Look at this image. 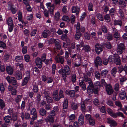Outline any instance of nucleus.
<instances>
[{
  "label": "nucleus",
  "instance_id": "obj_12",
  "mask_svg": "<svg viewBox=\"0 0 127 127\" xmlns=\"http://www.w3.org/2000/svg\"><path fill=\"white\" fill-rule=\"evenodd\" d=\"M80 9L79 7H77L75 6H73L71 8L72 12L73 13H76V15H78L79 14Z\"/></svg>",
  "mask_w": 127,
  "mask_h": 127
},
{
  "label": "nucleus",
  "instance_id": "obj_31",
  "mask_svg": "<svg viewBox=\"0 0 127 127\" xmlns=\"http://www.w3.org/2000/svg\"><path fill=\"white\" fill-rule=\"evenodd\" d=\"M5 106V104L4 101L2 99H0V108L2 110Z\"/></svg>",
  "mask_w": 127,
  "mask_h": 127
},
{
  "label": "nucleus",
  "instance_id": "obj_30",
  "mask_svg": "<svg viewBox=\"0 0 127 127\" xmlns=\"http://www.w3.org/2000/svg\"><path fill=\"white\" fill-rule=\"evenodd\" d=\"M113 30L114 32V36L115 38H118L120 37V35L119 33H118L116 29L115 28L113 29Z\"/></svg>",
  "mask_w": 127,
  "mask_h": 127
},
{
  "label": "nucleus",
  "instance_id": "obj_10",
  "mask_svg": "<svg viewBox=\"0 0 127 127\" xmlns=\"http://www.w3.org/2000/svg\"><path fill=\"white\" fill-rule=\"evenodd\" d=\"M53 97L54 100L57 101H58L60 100V98L58 95V91L56 90H54L53 93Z\"/></svg>",
  "mask_w": 127,
  "mask_h": 127
},
{
  "label": "nucleus",
  "instance_id": "obj_48",
  "mask_svg": "<svg viewBox=\"0 0 127 127\" xmlns=\"http://www.w3.org/2000/svg\"><path fill=\"white\" fill-rule=\"evenodd\" d=\"M96 16L97 18L100 21H102L103 20V18L101 14L100 13L97 14Z\"/></svg>",
  "mask_w": 127,
  "mask_h": 127
},
{
  "label": "nucleus",
  "instance_id": "obj_21",
  "mask_svg": "<svg viewBox=\"0 0 127 127\" xmlns=\"http://www.w3.org/2000/svg\"><path fill=\"white\" fill-rule=\"evenodd\" d=\"M126 97V94L125 91L121 90L120 91L119 93V97L121 100L124 99Z\"/></svg>",
  "mask_w": 127,
  "mask_h": 127
},
{
  "label": "nucleus",
  "instance_id": "obj_39",
  "mask_svg": "<svg viewBox=\"0 0 127 127\" xmlns=\"http://www.w3.org/2000/svg\"><path fill=\"white\" fill-rule=\"evenodd\" d=\"M33 15L32 14H28L26 17V19L27 20L30 21L33 19Z\"/></svg>",
  "mask_w": 127,
  "mask_h": 127
},
{
  "label": "nucleus",
  "instance_id": "obj_63",
  "mask_svg": "<svg viewBox=\"0 0 127 127\" xmlns=\"http://www.w3.org/2000/svg\"><path fill=\"white\" fill-rule=\"evenodd\" d=\"M93 103L94 104L96 105L97 106L99 105V102L97 98H95L94 100Z\"/></svg>",
  "mask_w": 127,
  "mask_h": 127
},
{
  "label": "nucleus",
  "instance_id": "obj_1",
  "mask_svg": "<svg viewBox=\"0 0 127 127\" xmlns=\"http://www.w3.org/2000/svg\"><path fill=\"white\" fill-rule=\"evenodd\" d=\"M93 72V68H90V71H86L84 74V80L89 84V85L87 88V91L88 93L90 95L94 92L95 94H97L98 91V88H94L91 79L88 77L90 76L91 74Z\"/></svg>",
  "mask_w": 127,
  "mask_h": 127
},
{
  "label": "nucleus",
  "instance_id": "obj_4",
  "mask_svg": "<svg viewBox=\"0 0 127 127\" xmlns=\"http://www.w3.org/2000/svg\"><path fill=\"white\" fill-rule=\"evenodd\" d=\"M6 79L9 83H11L14 86L16 85L17 83V81L15 77H12L10 78L9 76L7 77Z\"/></svg>",
  "mask_w": 127,
  "mask_h": 127
},
{
  "label": "nucleus",
  "instance_id": "obj_7",
  "mask_svg": "<svg viewBox=\"0 0 127 127\" xmlns=\"http://www.w3.org/2000/svg\"><path fill=\"white\" fill-rule=\"evenodd\" d=\"M125 49L124 44L122 43L119 44L117 49V52L118 54H121L123 52V51Z\"/></svg>",
  "mask_w": 127,
  "mask_h": 127
},
{
  "label": "nucleus",
  "instance_id": "obj_35",
  "mask_svg": "<svg viewBox=\"0 0 127 127\" xmlns=\"http://www.w3.org/2000/svg\"><path fill=\"white\" fill-rule=\"evenodd\" d=\"M23 57L21 56H17L15 58V60L16 62H20L23 59Z\"/></svg>",
  "mask_w": 127,
  "mask_h": 127
},
{
  "label": "nucleus",
  "instance_id": "obj_50",
  "mask_svg": "<svg viewBox=\"0 0 127 127\" xmlns=\"http://www.w3.org/2000/svg\"><path fill=\"white\" fill-rule=\"evenodd\" d=\"M60 16V14L59 12H57L55 15V19L56 20H58Z\"/></svg>",
  "mask_w": 127,
  "mask_h": 127
},
{
  "label": "nucleus",
  "instance_id": "obj_15",
  "mask_svg": "<svg viewBox=\"0 0 127 127\" xmlns=\"http://www.w3.org/2000/svg\"><path fill=\"white\" fill-rule=\"evenodd\" d=\"M81 64V59L79 57L76 58L74 63V65L75 67H78L80 66Z\"/></svg>",
  "mask_w": 127,
  "mask_h": 127
},
{
  "label": "nucleus",
  "instance_id": "obj_43",
  "mask_svg": "<svg viewBox=\"0 0 127 127\" xmlns=\"http://www.w3.org/2000/svg\"><path fill=\"white\" fill-rule=\"evenodd\" d=\"M72 81L73 83L76 82V76L75 74H73L72 75L71 78Z\"/></svg>",
  "mask_w": 127,
  "mask_h": 127
},
{
  "label": "nucleus",
  "instance_id": "obj_44",
  "mask_svg": "<svg viewBox=\"0 0 127 127\" xmlns=\"http://www.w3.org/2000/svg\"><path fill=\"white\" fill-rule=\"evenodd\" d=\"M108 73V71L106 70H105L101 71V75L103 77H105Z\"/></svg>",
  "mask_w": 127,
  "mask_h": 127
},
{
  "label": "nucleus",
  "instance_id": "obj_61",
  "mask_svg": "<svg viewBox=\"0 0 127 127\" xmlns=\"http://www.w3.org/2000/svg\"><path fill=\"white\" fill-rule=\"evenodd\" d=\"M0 89L2 93H3L4 92L5 88L3 84L1 83L0 84Z\"/></svg>",
  "mask_w": 127,
  "mask_h": 127
},
{
  "label": "nucleus",
  "instance_id": "obj_2",
  "mask_svg": "<svg viewBox=\"0 0 127 127\" xmlns=\"http://www.w3.org/2000/svg\"><path fill=\"white\" fill-rule=\"evenodd\" d=\"M76 32L75 35V38L76 40L79 39L81 36V34L79 30L80 28V24L78 22L76 26Z\"/></svg>",
  "mask_w": 127,
  "mask_h": 127
},
{
  "label": "nucleus",
  "instance_id": "obj_46",
  "mask_svg": "<svg viewBox=\"0 0 127 127\" xmlns=\"http://www.w3.org/2000/svg\"><path fill=\"white\" fill-rule=\"evenodd\" d=\"M93 5L91 3H89L88 6V11L89 12L93 11Z\"/></svg>",
  "mask_w": 127,
  "mask_h": 127
},
{
  "label": "nucleus",
  "instance_id": "obj_17",
  "mask_svg": "<svg viewBox=\"0 0 127 127\" xmlns=\"http://www.w3.org/2000/svg\"><path fill=\"white\" fill-rule=\"evenodd\" d=\"M15 77L16 79L18 80L21 79L22 78L21 73L19 71H17L15 72Z\"/></svg>",
  "mask_w": 127,
  "mask_h": 127
},
{
  "label": "nucleus",
  "instance_id": "obj_56",
  "mask_svg": "<svg viewBox=\"0 0 127 127\" xmlns=\"http://www.w3.org/2000/svg\"><path fill=\"white\" fill-rule=\"evenodd\" d=\"M59 97L60 98V99L64 97V92L63 91L61 90H60L59 92Z\"/></svg>",
  "mask_w": 127,
  "mask_h": 127
},
{
  "label": "nucleus",
  "instance_id": "obj_47",
  "mask_svg": "<svg viewBox=\"0 0 127 127\" xmlns=\"http://www.w3.org/2000/svg\"><path fill=\"white\" fill-rule=\"evenodd\" d=\"M68 101L66 99L64 101L63 104V108L64 109H66L68 107Z\"/></svg>",
  "mask_w": 127,
  "mask_h": 127
},
{
  "label": "nucleus",
  "instance_id": "obj_37",
  "mask_svg": "<svg viewBox=\"0 0 127 127\" xmlns=\"http://www.w3.org/2000/svg\"><path fill=\"white\" fill-rule=\"evenodd\" d=\"M39 113L41 116H44L46 114V111L45 109L41 108L39 110Z\"/></svg>",
  "mask_w": 127,
  "mask_h": 127
},
{
  "label": "nucleus",
  "instance_id": "obj_45",
  "mask_svg": "<svg viewBox=\"0 0 127 127\" xmlns=\"http://www.w3.org/2000/svg\"><path fill=\"white\" fill-rule=\"evenodd\" d=\"M37 31V29H35L32 30L30 33L31 36H34L36 33Z\"/></svg>",
  "mask_w": 127,
  "mask_h": 127
},
{
  "label": "nucleus",
  "instance_id": "obj_64",
  "mask_svg": "<svg viewBox=\"0 0 127 127\" xmlns=\"http://www.w3.org/2000/svg\"><path fill=\"white\" fill-rule=\"evenodd\" d=\"M85 39L87 40H89L90 39V36L89 34L86 32L84 34Z\"/></svg>",
  "mask_w": 127,
  "mask_h": 127
},
{
  "label": "nucleus",
  "instance_id": "obj_25",
  "mask_svg": "<svg viewBox=\"0 0 127 127\" xmlns=\"http://www.w3.org/2000/svg\"><path fill=\"white\" fill-rule=\"evenodd\" d=\"M4 119L5 121V122L8 124H10V121L12 120V118L11 116L7 115L5 116L4 118Z\"/></svg>",
  "mask_w": 127,
  "mask_h": 127
},
{
  "label": "nucleus",
  "instance_id": "obj_16",
  "mask_svg": "<svg viewBox=\"0 0 127 127\" xmlns=\"http://www.w3.org/2000/svg\"><path fill=\"white\" fill-rule=\"evenodd\" d=\"M20 115L22 120L24 119V118L28 119L30 117V114L27 112H26L24 114V113L22 112L20 113Z\"/></svg>",
  "mask_w": 127,
  "mask_h": 127
},
{
  "label": "nucleus",
  "instance_id": "obj_8",
  "mask_svg": "<svg viewBox=\"0 0 127 127\" xmlns=\"http://www.w3.org/2000/svg\"><path fill=\"white\" fill-rule=\"evenodd\" d=\"M95 51L97 54H98L103 50L102 46L100 44L96 43L95 46Z\"/></svg>",
  "mask_w": 127,
  "mask_h": 127
},
{
  "label": "nucleus",
  "instance_id": "obj_24",
  "mask_svg": "<svg viewBox=\"0 0 127 127\" xmlns=\"http://www.w3.org/2000/svg\"><path fill=\"white\" fill-rule=\"evenodd\" d=\"M78 121L79 123L82 125L84 123V116L83 115H80L78 118Z\"/></svg>",
  "mask_w": 127,
  "mask_h": 127
},
{
  "label": "nucleus",
  "instance_id": "obj_23",
  "mask_svg": "<svg viewBox=\"0 0 127 127\" xmlns=\"http://www.w3.org/2000/svg\"><path fill=\"white\" fill-rule=\"evenodd\" d=\"M119 7H124L126 6V4L125 1L123 0H119L117 4Z\"/></svg>",
  "mask_w": 127,
  "mask_h": 127
},
{
  "label": "nucleus",
  "instance_id": "obj_5",
  "mask_svg": "<svg viewBox=\"0 0 127 127\" xmlns=\"http://www.w3.org/2000/svg\"><path fill=\"white\" fill-rule=\"evenodd\" d=\"M105 87L106 91L108 94L110 95L113 93V90L111 84H106Z\"/></svg>",
  "mask_w": 127,
  "mask_h": 127
},
{
  "label": "nucleus",
  "instance_id": "obj_38",
  "mask_svg": "<svg viewBox=\"0 0 127 127\" xmlns=\"http://www.w3.org/2000/svg\"><path fill=\"white\" fill-rule=\"evenodd\" d=\"M62 20L63 21L67 22L69 21H70V19L69 17L65 15H64L62 16Z\"/></svg>",
  "mask_w": 127,
  "mask_h": 127
},
{
  "label": "nucleus",
  "instance_id": "obj_41",
  "mask_svg": "<svg viewBox=\"0 0 127 127\" xmlns=\"http://www.w3.org/2000/svg\"><path fill=\"white\" fill-rule=\"evenodd\" d=\"M85 51L87 52H89L90 51L91 49L90 47L88 45H85L83 48Z\"/></svg>",
  "mask_w": 127,
  "mask_h": 127
},
{
  "label": "nucleus",
  "instance_id": "obj_13",
  "mask_svg": "<svg viewBox=\"0 0 127 127\" xmlns=\"http://www.w3.org/2000/svg\"><path fill=\"white\" fill-rule=\"evenodd\" d=\"M94 62L96 66L98 65H101L102 64L101 60L99 56H97L94 60Z\"/></svg>",
  "mask_w": 127,
  "mask_h": 127
},
{
  "label": "nucleus",
  "instance_id": "obj_40",
  "mask_svg": "<svg viewBox=\"0 0 127 127\" xmlns=\"http://www.w3.org/2000/svg\"><path fill=\"white\" fill-rule=\"evenodd\" d=\"M104 18L105 20L107 22H109L111 20L110 16L108 14H106L105 15Z\"/></svg>",
  "mask_w": 127,
  "mask_h": 127
},
{
  "label": "nucleus",
  "instance_id": "obj_36",
  "mask_svg": "<svg viewBox=\"0 0 127 127\" xmlns=\"http://www.w3.org/2000/svg\"><path fill=\"white\" fill-rule=\"evenodd\" d=\"M22 98V95H19L17 96L15 98V100L16 103H19L21 101Z\"/></svg>",
  "mask_w": 127,
  "mask_h": 127
},
{
  "label": "nucleus",
  "instance_id": "obj_52",
  "mask_svg": "<svg viewBox=\"0 0 127 127\" xmlns=\"http://www.w3.org/2000/svg\"><path fill=\"white\" fill-rule=\"evenodd\" d=\"M127 80L125 76H123L120 78V83L121 85L123 84L124 82Z\"/></svg>",
  "mask_w": 127,
  "mask_h": 127
},
{
  "label": "nucleus",
  "instance_id": "obj_55",
  "mask_svg": "<svg viewBox=\"0 0 127 127\" xmlns=\"http://www.w3.org/2000/svg\"><path fill=\"white\" fill-rule=\"evenodd\" d=\"M60 74H62V78L64 80L65 82H66V78L67 77V74L65 72L62 73Z\"/></svg>",
  "mask_w": 127,
  "mask_h": 127
},
{
  "label": "nucleus",
  "instance_id": "obj_18",
  "mask_svg": "<svg viewBox=\"0 0 127 127\" xmlns=\"http://www.w3.org/2000/svg\"><path fill=\"white\" fill-rule=\"evenodd\" d=\"M14 111L13 109L12 108H10L8 110L7 114L10 115H12L13 116V117L14 118V120H16L17 119V117L15 116V117L13 115L14 114Z\"/></svg>",
  "mask_w": 127,
  "mask_h": 127
},
{
  "label": "nucleus",
  "instance_id": "obj_28",
  "mask_svg": "<svg viewBox=\"0 0 127 127\" xmlns=\"http://www.w3.org/2000/svg\"><path fill=\"white\" fill-rule=\"evenodd\" d=\"M41 7L44 10L43 13L45 16L46 17H48L49 16V12L48 10L45 9V7L43 5H41Z\"/></svg>",
  "mask_w": 127,
  "mask_h": 127
},
{
  "label": "nucleus",
  "instance_id": "obj_51",
  "mask_svg": "<svg viewBox=\"0 0 127 127\" xmlns=\"http://www.w3.org/2000/svg\"><path fill=\"white\" fill-rule=\"evenodd\" d=\"M118 13L121 18H123L124 16V13L123 11L121 9H119Z\"/></svg>",
  "mask_w": 127,
  "mask_h": 127
},
{
  "label": "nucleus",
  "instance_id": "obj_60",
  "mask_svg": "<svg viewBox=\"0 0 127 127\" xmlns=\"http://www.w3.org/2000/svg\"><path fill=\"white\" fill-rule=\"evenodd\" d=\"M78 106V104L76 103H73L72 104V107L74 110L76 109Z\"/></svg>",
  "mask_w": 127,
  "mask_h": 127
},
{
  "label": "nucleus",
  "instance_id": "obj_49",
  "mask_svg": "<svg viewBox=\"0 0 127 127\" xmlns=\"http://www.w3.org/2000/svg\"><path fill=\"white\" fill-rule=\"evenodd\" d=\"M81 109L82 111L85 112L86 111V107L85 105L83 102L81 103Z\"/></svg>",
  "mask_w": 127,
  "mask_h": 127
},
{
  "label": "nucleus",
  "instance_id": "obj_42",
  "mask_svg": "<svg viewBox=\"0 0 127 127\" xmlns=\"http://www.w3.org/2000/svg\"><path fill=\"white\" fill-rule=\"evenodd\" d=\"M66 92H68L69 93L70 96L71 97L74 96L75 95V91L74 90H72L69 91V90L66 91Z\"/></svg>",
  "mask_w": 127,
  "mask_h": 127
},
{
  "label": "nucleus",
  "instance_id": "obj_62",
  "mask_svg": "<svg viewBox=\"0 0 127 127\" xmlns=\"http://www.w3.org/2000/svg\"><path fill=\"white\" fill-rule=\"evenodd\" d=\"M67 38L66 34H64L62 35L61 36V38L64 41H65L67 39Z\"/></svg>",
  "mask_w": 127,
  "mask_h": 127
},
{
  "label": "nucleus",
  "instance_id": "obj_19",
  "mask_svg": "<svg viewBox=\"0 0 127 127\" xmlns=\"http://www.w3.org/2000/svg\"><path fill=\"white\" fill-rule=\"evenodd\" d=\"M107 122L111 125V126H116L117 125V123L115 121L110 119H108Z\"/></svg>",
  "mask_w": 127,
  "mask_h": 127
},
{
  "label": "nucleus",
  "instance_id": "obj_32",
  "mask_svg": "<svg viewBox=\"0 0 127 127\" xmlns=\"http://www.w3.org/2000/svg\"><path fill=\"white\" fill-rule=\"evenodd\" d=\"M115 56H116V54H114V56H113L112 55H110L108 57V61L110 62H114V59H115V57H116Z\"/></svg>",
  "mask_w": 127,
  "mask_h": 127
},
{
  "label": "nucleus",
  "instance_id": "obj_9",
  "mask_svg": "<svg viewBox=\"0 0 127 127\" xmlns=\"http://www.w3.org/2000/svg\"><path fill=\"white\" fill-rule=\"evenodd\" d=\"M55 60L56 62L61 64H63L64 62V57L62 56L58 55L55 58Z\"/></svg>",
  "mask_w": 127,
  "mask_h": 127
},
{
  "label": "nucleus",
  "instance_id": "obj_53",
  "mask_svg": "<svg viewBox=\"0 0 127 127\" xmlns=\"http://www.w3.org/2000/svg\"><path fill=\"white\" fill-rule=\"evenodd\" d=\"M34 92L35 93H37L38 92V86L36 84H33V88Z\"/></svg>",
  "mask_w": 127,
  "mask_h": 127
},
{
  "label": "nucleus",
  "instance_id": "obj_57",
  "mask_svg": "<svg viewBox=\"0 0 127 127\" xmlns=\"http://www.w3.org/2000/svg\"><path fill=\"white\" fill-rule=\"evenodd\" d=\"M14 25H8V30L10 32H11L13 30Z\"/></svg>",
  "mask_w": 127,
  "mask_h": 127
},
{
  "label": "nucleus",
  "instance_id": "obj_29",
  "mask_svg": "<svg viewBox=\"0 0 127 127\" xmlns=\"http://www.w3.org/2000/svg\"><path fill=\"white\" fill-rule=\"evenodd\" d=\"M6 22L8 25H13V21L11 17L7 18L6 19Z\"/></svg>",
  "mask_w": 127,
  "mask_h": 127
},
{
  "label": "nucleus",
  "instance_id": "obj_20",
  "mask_svg": "<svg viewBox=\"0 0 127 127\" xmlns=\"http://www.w3.org/2000/svg\"><path fill=\"white\" fill-rule=\"evenodd\" d=\"M35 62L37 66L39 68L42 67V61L40 58L38 57L36 59Z\"/></svg>",
  "mask_w": 127,
  "mask_h": 127
},
{
  "label": "nucleus",
  "instance_id": "obj_27",
  "mask_svg": "<svg viewBox=\"0 0 127 127\" xmlns=\"http://www.w3.org/2000/svg\"><path fill=\"white\" fill-rule=\"evenodd\" d=\"M6 70L8 73L9 75H12L13 72V69L10 66L6 67Z\"/></svg>",
  "mask_w": 127,
  "mask_h": 127
},
{
  "label": "nucleus",
  "instance_id": "obj_59",
  "mask_svg": "<svg viewBox=\"0 0 127 127\" xmlns=\"http://www.w3.org/2000/svg\"><path fill=\"white\" fill-rule=\"evenodd\" d=\"M75 115L74 114H72L70 115L69 117V119L70 121H72V120H75Z\"/></svg>",
  "mask_w": 127,
  "mask_h": 127
},
{
  "label": "nucleus",
  "instance_id": "obj_26",
  "mask_svg": "<svg viewBox=\"0 0 127 127\" xmlns=\"http://www.w3.org/2000/svg\"><path fill=\"white\" fill-rule=\"evenodd\" d=\"M116 56H115L117 58L116 59H115V62L116 65H120L121 64V61L120 59H119L120 57L117 54H116Z\"/></svg>",
  "mask_w": 127,
  "mask_h": 127
},
{
  "label": "nucleus",
  "instance_id": "obj_54",
  "mask_svg": "<svg viewBox=\"0 0 127 127\" xmlns=\"http://www.w3.org/2000/svg\"><path fill=\"white\" fill-rule=\"evenodd\" d=\"M18 15V18L19 21H21L22 17V14L21 12H19L17 14Z\"/></svg>",
  "mask_w": 127,
  "mask_h": 127
},
{
  "label": "nucleus",
  "instance_id": "obj_3",
  "mask_svg": "<svg viewBox=\"0 0 127 127\" xmlns=\"http://www.w3.org/2000/svg\"><path fill=\"white\" fill-rule=\"evenodd\" d=\"M46 6L50 12V14L51 15H53L54 9L55 8L54 5L52 4L50 2L47 3L46 4Z\"/></svg>",
  "mask_w": 127,
  "mask_h": 127
},
{
  "label": "nucleus",
  "instance_id": "obj_6",
  "mask_svg": "<svg viewBox=\"0 0 127 127\" xmlns=\"http://www.w3.org/2000/svg\"><path fill=\"white\" fill-rule=\"evenodd\" d=\"M58 72L59 73L65 72L67 74V75H69L70 73L69 67L67 65L65 66L64 69H61Z\"/></svg>",
  "mask_w": 127,
  "mask_h": 127
},
{
  "label": "nucleus",
  "instance_id": "obj_58",
  "mask_svg": "<svg viewBox=\"0 0 127 127\" xmlns=\"http://www.w3.org/2000/svg\"><path fill=\"white\" fill-rule=\"evenodd\" d=\"M115 25H119L121 26L122 25V22L120 20H115L114 22Z\"/></svg>",
  "mask_w": 127,
  "mask_h": 127
},
{
  "label": "nucleus",
  "instance_id": "obj_34",
  "mask_svg": "<svg viewBox=\"0 0 127 127\" xmlns=\"http://www.w3.org/2000/svg\"><path fill=\"white\" fill-rule=\"evenodd\" d=\"M29 79L28 77L24 78L22 81L21 85L22 86H24L26 85L28 83Z\"/></svg>",
  "mask_w": 127,
  "mask_h": 127
},
{
  "label": "nucleus",
  "instance_id": "obj_22",
  "mask_svg": "<svg viewBox=\"0 0 127 127\" xmlns=\"http://www.w3.org/2000/svg\"><path fill=\"white\" fill-rule=\"evenodd\" d=\"M45 120L47 122L52 123L54 121V119L53 117L51 115H49L46 118Z\"/></svg>",
  "mask_w": 127,
  "mask_h": 127
},
{
  "label": "nucleus",
  "instance_id": "obj_14",
  "mask_svg": "<svg viewBox=\"0 0 127 127\" xmlns=\"http://www.w3.org/2000/svg\"><path fill=\"white\" fill-rule=\"evenodd\" d=\"M8 9L9 10L11 11L13 14H15L17 11V9L16 7L11 5H10L8 6Z\"/></svg>",
  "mask_w": 127,
  "mask_h": 127
},
{
  "label": "nucleus",
  "instance_id": "obj_11",
  "mask_svg": "<svg viewBox=\"0 0 127 127\" xmlns=\"http://www.w3.org/2000/svg\"><path fill=\"white\" fill-rule=\"evenodd\" d=\"M50 31L47 30H44L42 32V35L43 37L44 38H47L50 35Z\"/></svg>",
  "mask_w": 127,
  "mask_h": 127
},
{
  "label": "nucleus",
  "instance_id": "obj_33",
  "mask_svg": "<svg viewBox=\"0 0 127 127\" xmlns=\"http://www.w3.org/2000/svg\"><path fill=\"white\" fill-rule=\"evenodd\" d=\"M75 44L74 43H72L71 44L70 46L68 47V49L69 52L70 53H71L72 51V50L74 49L75 48Z\"/></svg>",
  "mask_w": 127,
  "mask_h": 127
}]
</instances>
